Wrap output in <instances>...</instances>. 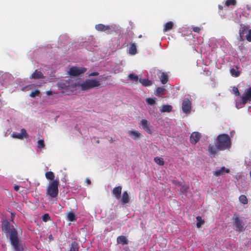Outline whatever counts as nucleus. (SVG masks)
<instances>
[{"mask_svg": "<svg viewBox=\"0 0 251 251\" xmlns=\"http://www.w3.org/2000/svg\"><path fill=\"white\" fill-rule=\"evenodd\" d=\"M1 230L6 234H8L11 244L15 251H24L22 241L18 237L17 230L13 226L10 225L7 220H4L1 223Z\"/></svg>", "mask_w": 251, "mask_h": 251, "instance_id": "1", "label": "nucleus"}, {"mask_svg": "<svg viewBox=\"0 0 251 251\" xmlns=\"http://www.w3.org/2000/svg\"><path fill=\"white\" fill-rule=\"evenodd\" d=\"M59 181L58 179L50 181L47 188V195L51 198H56L58 194V185Z\"/></svg>", "mask_w": 251, "mask_h": 251, "instance_id": "2", "label": "nucleus"}, {"mask_svg": "<svg viewBox=\"0 0 251 251\" xmlns=\"http://www.w3.org/2000/svg\"><path fill=\"white\" fill-rule=\"evenodd\" d=\"M217 146L220 150L228 149L230 146L229 137L226 134L220 135L217 137Z\"/></svg>", "mask_w": 251, "mask_h": 251, "instance_id": "3", "label": "nucleus"}, {"mask_svg": "<svg viewBox=\"0 0 251 251\" xmlns=\"http://www.w3.org/2000/svg\"><path fill=\"white\" fill-rule=\"evenodd\" d=\"M100 85V80L96 79H88L82 83L80 86L82 90H87L94 88H99Z\"/></svg>", "mask_w": 251, "mask_h": 251, "instance_id": "4", "label": "nucleus"}, {"mask_svg": "<svg viewBox=\"0 0 251 251\" xmlns=\"http://www.w3.org/2000/svg\"><path fill=\"white\" fill-rule=\"evenodd\" d=\"M248 100H251V88L248 89L240 99L236 100V107L238 108L242 107Z\"/></svg>", "mask_w": 251, "mask_h": 251, "instance_id": "5", "label": "nucleus"}, {"mask_svg": "<svg viewBox=\"0 0 251 251\" xmlns=\"http://www.w3.org/2000/svg\"><path fill=\"white\" fill-rule=\"evenodd\" d=\"M233 224L235 227L237 231H242L244 229V226L242 224V221L241 219L240 215L234 214L232 217Z\"/></svg>", "mask_w": 251, "mask_h": 251, "instance_id": "6", "label": "nucleus"}, {"mask_svg": "<svg viewBox=\"0 0 251 251\" xmlns=\"http://www.w3.org/2000/svg\"><path fill=\"white\" fill-rule=\"evenodd\" d=\"M78 84V82L72 83V81L71 79H69L68 80H66L63 82H61L59 84V87L62 89L65 90L66 91L68 90H72L71 88H74Z\"/></svg>", "mask_w": 251, "mask_h": 251, "instance_id": "7", "label": "nucleus"}, {"mask_svg": "<svg viewBox=\"0 0 251 251\" xmlns=\"http://www.w3.org/2000/svg\"><path fill=\"white\" fill-rule=\"evenodd\" d=\"M139 125V126L148 133H152L153 130L151 126L150 122L146 119L141 120L140 121Z\"/></svg>", "mask_w": 251, "mask_h": 251, "instance_id": "8", "label": "nucleus"}, {"mask_svg": "<svg viewBox=\"0 0 251 251\" xmlns=\"http://www.w3.org/2000/svg\"><path fill=\"white\" fill-rule=\"evenodd\" d=\"M128 135L133 139L134 140H138L142 138V135L138 131L136 130L135 129H131L130 130L128 131L127 132Z\"/></svg>", "mask_w": 251, "mask_h": 251, "instance_id": "9", "label": "nucleus"}, {"mask_svg": "<svg viewBox=\"0 0 251 251\" xmlns=\"http://www.w3.org/2000/svg\"><path fill=\"white\" fill-rule=\"evenodd\" d=\"M28 134L26 131V130L24 128H22L21 130L20 133H14L12 135V137L14 138H17L19 139H23L24 137H27Z\"/></svg>", "mask_w": 251, "mask_h": 251, "instance_id": "10", "label": "nucleus"}, {"mask_svg": "<svg viewBox=\"0 0 251 251\" xmlns=\"http://www.w3.org/2000/svg\"><path fill=\"white\" fill-rule=\"evenodd\" d=\"M191 101L189 100L186 99L184 100L182 105L183 111L185 113H189L191 110Z\"/></svg>", "mask_w": 251, "mask_h": 251, "instance_id": "11", "label": "nucleus"}, {"mask_svg": "<svg viewBox=\"0 0 251 251\" xmlns=\"http://www.w3.org/2000/svg\"><path fill=\"white\" fill-rule=\"evenodd\" d=\"M201 134L198 132H193L190 136V142L192 144H196L199 140Z\"/></svg>", "mask_w": 251, "mask_h": 251, "instance_id": "12", "label": "nucleus"}, {"mask_svg": "<svg viewBox=\"0 0 251 251\" xmlns=\"http://www.w3.org/2000/svg\"><path fill=\"white\" fill-rule=\"evenodd\" d=\"M45 76H44L43 73L38 70H36L31 75L30 78L34 79H38L40 78H44Z\"/></svg>", "mask_w": 251, "mask_h": 251, "instance_id": "13", "label": "nucleus"}, {"mask_svg": "<svg viewBox=\"0 0 251 251\" xmlns=\"http://www.w3.org/2000/svg\"><path fill=\"white\" fill-rule=\"evenodd\" d=\"M122 192V187L118 186L114 188L112 190V194L115 197L119 200L120 199V195Z\"/></svg>", "mask_w": 251, "mask_h": 251, "instance_id": "14", "label": "nucleus"}, {"mask_svg": "<svg viewBox=\"0 0 251 251\" xmlns=\"http://www.w3.org/2000/svg\"><path fill=\"white\" fill-rule=\"evenodd\" d=\"M229 169H226L225 167H223L221 168L220 169L215 171L214 172V175L215 176H218L223 175L226 173H229Z\"/></svg>", "mask_w": 251, "mask_h": 251, "instance_id": "15", "label": "nucleus"}, {"mask_svg": "<svg viewBox=\"0 0 251 251\" xmlns=\"http://www.w3.org/2000/svg\"><path fill=\"white\" fill-rule=\"evenodd\" d=\"M68 74L71 76L78 75V68L76 67H72L70 68L68 71Z\"/></svg>", "mask_w": 251, "mask_h": 251, "instance_id": "16", "label": "nucleus"}, {"mask_svg": "<svg viewBox=\"0 0 251 251\" xmlns=\"http://www.w3.org/2000/svg\"><path fill=\"white\" fill-rule=\"evenodd\" d=\"M96 29L98 31H105L110 29L108 25H105L102 24H99L96 25Z\"/></svg>", "mask_w": 251, "mask_h": 251, "instance_id": "17", "label": "nucleus"}, {"mask_svg": "<svg viewBox=\"0 0 251 251\" xmlns=\"http://www.w3.org/2000/svg\"><path fill=\"white\" fill-rule=\"evenodd\" d=\"M117 242L118 244L123 245L128 244V240L124 236H120L118 237L117 239Z\"/></svg>", "mask_w": 251, "mask_h": 251, "instance_id": "18", "label": "nucleus"}, {"mask_svg": "<svg viewBox=\"0 0 251 251\" xmlns=\"http://www.w3.org/2000/svg\"><path fill=\"white\" fill-rule=\"evenodd\" d=\"M122 201L124 204L128 203L129 201V196L126 191L124 192L123 194Z\"/></svg>", "mask_w": 251, "mask_h": 251, "instance_id": "19", "label": "nucleus"}, {"mask_svg": "<svg viewBox=\"0 0 251 251\" xmlns=\"http://www.w3.org/2000/svg\"><path fill=\"white\" fill-rule=\"evenodd\" d=\"M45 176L46 178L48 180H51L50 181H52L53 180H54V177L55 176L54 173L51 171L47 172L45 174Z\"/></svg>", "mask_w": 251, "mask_h": 251, "instance_id": "20", "label": "nucleus"}, {"mask_svg": "<svg viewBox=\"0 0 251 251\" xmlns=\"http://www.w3.org/2000/svg\"><path fill=\"white\" fill-rule=\"evenodd\" d=\"M172 107L170 105H164L160 109L161 112H170L172 111Z\"/></svg>", "mask_w": 251, "mask_h": 251, "instance_id": "21", "label": "nucleus"}, {"mask_svg": "<svg viewBox=\"0 0 251 251\" xmlns=\"http://www.w3.org/2000/svg\"><path fill=\"white\" fill-rule=\"evenodd\" d=\"M67 219L70 222H74L76 220L75 214L73 212H69L67 214Z\"/></svg>", "mask_w": 251, "mask_h": 251, "instance_id": "22", "label": "nucleus"}, {"mask_svg": "<svg viewBox=\"0 0 251 251\" xmlns=\"http://www.w3.org/2000/svg\"><path fill=\"white\" fill-rule=\"evenodd\" d=\"M139 82L145 86H151L152 84V82L148 79H140Z\"/></svg>", "mask_w": 251, "mask_h": 251, "instance_id": "23", "label": "nucleus"}, {"mask_svg": "<svg viewBox=\"0 0 251 251\" xmlns=\"http://www.w3.org/2000/svg\"><path fill=\"white\" fill-rule=\"evenodd\" d=\"M70 251H78V245L75 241L72 243Z\"/></svg>", "mask_w": 251, "mask_h": 251, "instance_id": "24", "label": "nucleus"}, {"mask_svg": "<svg viewBox=\"0 0 251 251\" xmlns=\"http://www.w3.org/2000/svg\"><path fill=\"white\" fill-rule=\"evenodd\" d=\"M160 79L163 84H165L168 81V76L164 73H161Z\"/></svg>", "mask_w": 251, "mask_h": 251, "instance_id": "25", "label": "nucleus"}, {"mask_svg": "<svg viewBox=\"0 0 251 251\" xmlns=\"http://www.w3.org/2000/svg\"><path fill=\"white\" fill-rule=\"evenodd\" d=\"M154 161L159 165L163 166L164 164L163 159L161 157H156L154 158Z\"/></svg>", "mask_w": 251, "mask_h": 251, "instance_id": "26", "label": "nucleus"}, {"mask_svg": "<svg viewBox=\"0 0 251 251\" xmlns=\"http://www.w3.org/2000/svg\"><path fill=\"white\" fill-rule=\"evenodd\" d=\"M173 26V23L172 22H169L166 23L164 26V31L166 32L172 28Z\"/></svg>", "mask_w": 251, "mask_h": 251, "instance_id": "27", "label": "nucleus"}, {"mask_svg": "<svg viewBox=\"0 0 251 251\" xmlns=\"http://www.w3.org/2000/svg\"><path fill=\"white\" fill-rule=\"evenodd\" d=\"M197 219V226L198 228H200L204 223V221L200 216H198L196 218Z\"/></svg>", "mask_w": 251, "mask_h": 251, "instance_id": "28", "label": "nucleus"}, {"mask_svg": "<svg viewBox=\"0 0 251 251\" xmlns=\"http://www.w3.org/2000/svg\"><path fill=\"white\" fill-rule=\"evenodd\" d=\"M239 201L243 204H246L248 203V199L245 195H241L239 198Z\"/></svg>", "mask_w": 251, "mask_h": 251, "instance_id": "29", "label": "nucleus"}, {"mask_svg": "<svg viewBox=\"0 0 251 251\" xmlns=\"http://www.w3.org/2000/svg\"><path fill=\"white\" fill-rule=\"evenodd\" d=\"M136 48L134 44H132L131 47L129 49V53L130 54L133 55L136 54Z\"/></svg>", "mask_w": 251, "mask_h": 251, "instance_id": "30", "label": "nucleus"}, {"mask_svg": "<svg viewBox=\"0 0 251 251\" xmlns=\"http://www.w3.org/2000/svg\"><path fill=\"white\" fill-rule=\"evenodd\" d=\"M218 149V148L217 147H215L213 145V146L210 145L209 146V151L212 154H214L217 152Z\"/></svg>", "mask_w": 251, "mask_h": 251, "instance_id": "31", "label": "nucleus"}, {"mask_svg": "<svg viewBox=\"0 0 251 251\" xmlns=\"http://www.w3.org/2000/svg\"><path fill=\"white\" fill-rule=\"evenodd\" d=\"M246 30L247 28L245 26H244L241 27V29L239 31L240 39L241 40H243V35L245 34Z\"/></svg>", "mask_w": 251, "mask_h": 251, "instance_id": "32", "label": "nucleus"}, {"mask_svg": "<svg viewBox=\"0 0 251 251\" xmlns=\"http://www.w3.org/2000/svg\"><path fill=\"white\" fill-rule=\"evenodd\" d=\"M156 98H147L146 100V102L150 105H152L155 104Z\"/></svg>", "mask_w": 251, "mask_h": 251, "instance_id": "33", "label": "nucleus"}, {"mask_svg": "<svg viewBox=\"0 0 251 251\" xmlns=\"http://www.w3.org/2000/svg\"><path fill=\"white\" fill-rule=\"evenodd\" d=\"M230 73L232 75L235 77L238 76L240 74L239 72L237 70L233 68L230 70Z\"/></svg>", "mask_w": 251, "mask_h": 251, "instance_id": "34", "label": "nucleus"}, {"mask_svg": "<svg viewBox=\"0 0 251 251\" xmlns=\"http://www.w3.org/2000/svg\"><path fill=\"white\" fill-rule=\"evenodd\" d=\"M164 91V89L163 88L158 87L156 89L155 95L157 96L163 95Z\"/></svg>", "mask_w": 251, "mask_h": 251, "instance_id": "35", "label": "nucleus"}, {"mask_svg": "<svg viewBox=\"0 0 251 251\" xmlns=\"http://www.w3.org/2000/svg\"><path fill=\"white\" fill-rule=\"evenodd\" d=\"M38 148L40 149H43L45 147V145L44 143V141L43 140L40 139L38 140L37 143Z\"/></svg>", "mask_w": 251, "mask_h": 251, "instance_id": "36", "label": "nucleus"}, {"mask_svg": "<svg viewBox=\"0 0 251 251\" xmlns=\"http://www.w3.org/2000/svg\"><path fill=\"white\" fill-rule=\"evenodd\" d=\"M40 94V91L38 90H35V91H32L29 96L32 98H34L36 96H38Z\"/></svg>", "mask_w": 251, "mask_h": 251, "instance_id": "37", "label": "nucleus"}, {"mask_svg": "<svg viewBox=\"0 0 251 251\" xmlns=\"http://www.w3.org/2000/svg\"><path fill=\"white\" fill-rule=\"evenodd\" d=\"M50 220V216L49 214L46 213L44 214L42 216V220L45 222H47Z\"/></svg>", "mask_w": 251, "mask_h": 251, "instance_id": "38", "label": "nucleus"}, {"mask_svg": "<svg viewBox=\"0 0 251 251\" xmlns=\"http://www.w3.org/2000/svg\"><path fill=\"white\" fill-rule=\"evenodd\" d=\"M128 77L132 80L134 81H137L138 79V77L137 75H134V74H129L128 75Z\"/></svg>", "mask_w": 251, "mask_h": 251, "instance_id": "39", "label": "nucleus"}, {"mask_svg": "<svg viewBox=\"0 0 251 251\" xmlns=\"http://www.w3.org/2000/svg\"><path fill=\"white\" fill-rule=\"evenodd\" d=\"M236 1L235 0H228L226 2V4L227 6H229L231 4L234 5L236 4Z\"/></svg>", "mask_w": 251, "mask_h": 251, "instance_id": "40", "label": "nucleus"}, {"mask_svg": "<svg viewBox=\"0 0 251 251\" xmlns=\"http://www.w3.org/2000/svg\"><path fill=\"white\" fill-rule=\"evenodd\" d=\"M232 91H233V93L236 96H239V91H238V90L237 87H233Z\"/></svg>", "mask_w": 251, "mask_h": 251, "instance_id": "41", "label": "nucleus"}, {"mask_svg": "<svg viewBox=\"0 0 251 251\" xmlns=\"http://www.w3.org/2000/svg\"><path fill=\"white\" fill-rule=\"evenodd\" d=\"M246 39L249 42H251V29H250L248 35L246 36Z\"/></svg>", "mask_w": 251, "mask_h": 251, "instance_id": "42", "label": "nucleus"}, {"mask_svg": "<svg viewBox=\"0 0 251 251\" xmlns=\"http://www.w3.org/2000/svg\"><path fill=\"white\" fill-rule=\"evenodd\" d=\"M86 71V69L85 68H79V74L81 73H84Z\"/></svg>", "mask_w": 251, "mask_h": 251, "instance_id": "43", "label": "nucleus"}, {"mask_svg": "<svg viewBox=\"0 0 251 251\" xmlns=\"http://www.w3.org/2000/svg\"><path fill=\"white\" fill-rule=\"evenodd\" d=\"M99 75V73L98 72H94L93 73H91L89 75L90 76H97Z\"/></svg>", "mask_w": 251, "mask_h": 251, "instance_id": "44", "label": "nucleus"}, {"mask_svg": "<svg viewBox=\"0 0 251 251\" xmlns=\"http://www.w3.org/2000/svg\"><path fill=\"white\" fill-rule=\"evenodd\" d=\"M20 186L19 185H15L14 187V189L16 191H18L19 190Z\"/></svg>", "mask_w": 251, "mask_h": 251, "instance_id": "45", "label": "nucleus"}, {"mask_svg": "<svg viewBox=\"0 0 251 251\" xmlns=\"http://www.w3.org/2000/svg\"><path fill=\"white\" fill-rule=\"evenodd\" d=\"M193 30L194 31L199 32L200 30V28L198 27H195L193 28Z\"/></svg>", "mask_w": 251, "mask_h": 251, "instance_id": "46", "label": "nucleus"}, {"mask_svg": "<svg viewBox=\"0 0 251 251\" xmlns=\"http://www.w3.org/2000/svg\"><path fill=\"white\" fill-rule=\"evenodd\" d=\"M46 94H47L48 96H50V95H52V92L51 91H50H50H47L46 92Z\"/></svg>", "mask_w": 251, "mask_h": 251, "instance_id": "47", "label": "nucleus"}, {"mask_svg": "<svg viewBox=\"0 0 251 251\" xmlns=\"http://www.w3.org/2000/svg\"><path fill=\"white\" fill-rule=\"evenodd\" d=\"M86 182H87V183L88 184H90V182H90V179H89L88 178H87V179H86Z\"/></svg>", "mask_w": 251, "mask_h": 251, "instance_id": "48", "label": "nucleus"}, {"mask_svg": "<svg viewBox=\"0 0 251 251\" xmlns=\"http://www.w3.org/2000/svg\"><path fill=\"white\" fill-rule=\"evenodd\" d=\"M247 8L248 9H249L250 10H251V5H248L247 6Z\"/></svg>", "mask_w": 251, "mask_h": 251, "instance_id": "49", "label": "nucleus"}, {"mask_svg": "<svg viewBox=\"0 0 251 251\" xmlns=\"http://www.w3.org/2000/svg\"><path fill=\"white\" fill-rule=\"evenodd\" d=\"M183 189H184V191H186L188 189V187L185 186H183Z\"/></svg>", "mask_w": 251, "mask_h": 251, "instance_id": "50", "label": "nucleus"}, {"mask_svg": "<svg viewBox=\"0 0 251 251\" xmlns=\"http://www.w3.org/2000/svg\"><path fill=\"white\" fill-rule=\"evenodd\" d=\"M49 239H50V240H51V239H53L52 236V235H50L49 236Z\"/></svg>", "mask_w": 251, "mask_h": 251, "instance_id": "51", "label": "nucleus"}]
</instances>
